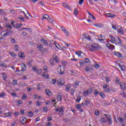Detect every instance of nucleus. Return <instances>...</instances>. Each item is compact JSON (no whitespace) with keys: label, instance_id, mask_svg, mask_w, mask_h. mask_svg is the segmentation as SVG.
Here are the masks:
<instances>
[{"label":"nucleus","instance_id":"nucleus-56","mask_svg":"<svg viewBox=\"0 0 126 126\" xmlns=\"http://www.w3.org/2000/svg\"><path fill=\"white\" fill-rule=\"evenodd\" d=\"M43 112H47L48 111V107H43Z\"/></svg>","mask_w":126,"mask_h":126},{"label":"nucleus","instance_id":"nucleus-25","mask_svg":"<svg viewBox=\"0 0 126 126\" xmlns=\"http://www.w3.org/2000/svg\"><path fill=\"white\" fill-rule=\"evenodd\" d=\"M100 123L101 124H104V123H107V120L104 118H100Z\"/></svg>","mask_w":126,"mask_h":126},{"label":"nucleus","instance_id":"nucleus-44","mask_svg":"<svg viewBox=\"0 0 126 126\" xmlns=\"http://www.w3.org/2000/svg\"><path fill=\"white\" fill-rule=\"evenodd\" d=\"M15 51H16V52H18V51H19V49H18V45H15Z\"/></svg>","mask_w":126,"mask_h":126},{"label":"nucleus","instance_id":"nucleus-20","mask_svg":"<svg viewBox=\"0 0 126 126\" xmlns=\"http://www.w3.org/2000/svg\"><path fill=\"white\" fill-rule=\"evenodd\" d=\"M22 25V24H16L15 26H14V28L16 29H18V28H20Z\"/></svg>","mask_w":126,"mask_h":126},{"label":"nucleus","instance_id":"nucleus-35","mask_svg":"<svg viewBox=\"0 0 126 126\" xmlns=\"http://www.w3.org/2000/svg\"><path fill=\"white\" fill-rule=\"evenodd\" d=\"M10 56H11L12 57H13L14 58H15V57H16V54H15V53H14V52H10L9 53Z\"/></svg>","mask_w":126,"mask_h":126},{"label":"nucleus","instance_id":"nucleus-31","mask_svg":"<svg viewBox=\"0 0 126 126\" xmlns=\"http://www.w3.org/2000/svg\"><path fill=\"white\" fill-rule=\"evenodd\" d=\"M41 96H38L37 95H34L33 97V99H38V100H40V99H41Z\"/></svg>","mask_w":126,"mask_h":126},{"label":"nucleus","instance_id":"nucleus-28","mask_svg":"<svg viewBox=\"0 0 126 126\" xmlns=\"http://www.w3.org/2000/svg\"><path fill=\"white\" fill-rule=\"evenodd\" d=\"M73 14L74 15H75V16H77V15L78 14V10L77 8H75Z\"/></svg>","mask_w":126,"mask_h":126},{"label":"nucleus","instance_id":"nucleus-48","mask_svg":"<svg viewBox=\"0 0 126 126\" xmlns=\"http://www.w3.org/2000/svg\"><path fill=\"white\" fill-rule=\"evenodd\" d=\"M89 62H90L89 59L86 58L85 59V63H89Z\"/></svg>","mask_w":126,"mask_h":126},{"label":"nucleus","instance_id":"nucleus-50","mask_svg":"<svg viewBox=\"0 0 126 126\" xmlns=\"http://www.w3.org/2000/svg\"><path fill=\"white\" fill-rule=\"evenodd\" d=\"M42 76H43V77H45V78H49V75L48 74H43Z\"/></svg>","mask_w":126,"mask_h":126},{"label":"nucleus","instance_id":"nucleus-38","mask_svg":"<svg viewBox=\"0 0 126 126\" xmlns=\"http://www.w3.org/2000/svg\"><path fill=\"white\" fill-rule=\"evenodd\" d=\"M10 41L13 44H15V43H16V41L15 40V39H14V38H11Z\"/></svg>","mask_w":126,"mask_h":126},{"label":"nucleus","instance_id":"nucleus-32","mask_svg":"<svg viewBox=\"0 0 126 126\" xmlns=\"http://www.w3.org/2000/svg\"><path fill=\"white\" fill-rule=\"evenodd\" d=\"M62 99H63L62 95H58V96H57L58 101H62Z\"/></svg>","mask_w":126,"mask_h":126},{"label":"nucleus","instance_id":"nucleus-40","mask_svg":"<svg viewBox=\"0 0 126 126\" xmlns=\"http://www.w3.org/2000/svg\"><path fill=\"white\" fill-rule=\"evenodd\" d=\"M63 106H62L60 107V108H59L60 113H63Z\"/></svg>","mask_w":126,"mask_h":126},{"label":"nucleus","instance_id":"nucleus-45","mask_svg":"<svg viewBox=\"0 0 126 126\" xmlns=\"http://www.w3.org/2000/svg\"><path fill=\"white\" fill-rule=\"evenodd\" d=\"M47 20H48V21L50 23H54V21H53V19H52V18H49V19H47Z\"/></svg>","mask_w":126,"mask_h":126},{"label":"nucleus","instance_id":"nucleus-37","mask_svg":"<svg viewBox=\"0 0 126 126\" xmlns=\"http://www.w3.org/2000/svg\"><path fill=\"white\" fill-rule=\"evenodd\" d=\"M12 82H13V83H12V85L14 86L17 84V80H13Z\"/></svg>","mask_w":126,"mask_h":126},{"label":"nucleus","instance_id":"nucleus-52","mask_svg":"<svg viewBox=\"0 0 126 126\" xmlns=\"http://www.w3.org/2000/svg\"><path fill=\"white\" fill-rule=\"evenodd\" d=\"M80 64L81 66H83L84 65V62H83V61H80Z\"/></svg>","mask_w":126,"mask_h":126},{"label":"nucleus","instance_id":"nucleus-6","mask_svg":"<svg viewBox=\"0 0 126 126\" xmlns=\"http://www.w3.org/2000/svg\"><path fill=\"white\" fill-rule=\"evenodd\" d=\"M76 108L79 111V112H81V113H83V109H81V108H82V106H81V104H77L76 106Z\"/></svg>","mask_w":126,"mask_h":126},{"label":"nucleus","instance_id":"nucleus-14","mask_svg":"<svg viewBox=\"0 0 126 126\" xmlns=\"http://www.w3.org/2000/svg\"><path fill=\"white\" fill-rule=\"evenodd\" d=\"M40 41H41L42 44H44L45 46H48V41L45 40L44 38H42Z\"/></svg>","mask_w":126,"mask_h":126},{"label":"nucleus","instance_id":"nucleus-5","mask_svg":"<svg viewBox=\"0 0 126 126\" xmlns=\"http://www.w3.org/2000/svg\"><path fill=\"white\" fill-rule=\"evenodd\" d=\"M20 122L22 125H25L27 123V118L25 117H21L20 118Z\"/></svg>","mask_w":126,"mask_h":126},{"label":"nucleus","instance_id":"nucleus-19","mask_svg":"<svg viewBox=\"0 0 126 126\" xmlns=\"http://www.w3.org/2000/svg\"><path fill=\"white\" fill-rule=\"evenodd\" d=\"M4 115L5 116V117L8 118L12 116V113H11V112L5 113Z\"/></svg>","mask_w":126,"mask_h":126},{"label":"nucleus","instance_id":"nucleus-2","mask_svg":"<svg viewBox=\"0 0 126 126\" xmlns=\"http://www.w3.org/2000/svg\"><path fill=\"white\" fill-rule=\"evenodd\" d=\"M104 117H106V118L108 122V125H109V126L112 125V124H113V120H112V116L110 115H108L106 114H104Z\"/></svg>","mask_w":126,"mask_h":126},{"label":"nucleus","instance_id":"nucleus-16","mask_svg":"<svg viewBox=\"0 0 126 126\" xmlns=\"http://www.w3.org/2000/svg\"><path fill=\"white\" fill-rule=\"evenodd\" d=\"M18 56L21 59H23V58H25V55L24 54V53H23V52L19 53Z\"/></svg>","mask_w":126,"mask_h":126},{"label":"nucleus","instance_id":"nucleus-23","mask_svg":"<svg viewBox=\"0 0 126 126\" xmlns=\"http://www.w3.org/2000/svg\"><path fill=\"white\" fill-rule=\"evenodd\" d=\"M94 26H96V27H98L99 28H102L103 27V25L102 24H94Z\"/></svg>","mask_w":126,"mask_h":126},{"label":"nucleus","instance_id":"nucleus-43","mask_svg":"<svg viewBox=\"0 0 126 126\" xmlns=\"http://www.w3.org/2000/svg\"><path fill=\"white\" fill-rule=\"evenodd\" d=\"M22 34L23 35V36H24L25 37H27V36L28 35V33H27V32H22Z\"/></svg>","mask_w":126,"mask_h":126},{"label":"nucleus","instance_id":"nucleus-30","mask_svg":"<svg viewBox=\"0 0 126 126\" xmlns=\"http://www.w3.org/2000/svg\"><path fill=\"white\" fill-rule=\"evenodd\" d=\"M90 102L89 100H85V103H84L83 102L82 103V105H83V106H84V105H85V106H87V105H89Z\"/></svg>","mask_w":126,"mask_h":126},{"label":"nucleus","instance_id":"nucleus-46","mask_svg":"<svg viewBox=\"0 0 126 126\" xmlns=\"http://www.w3.org/2000/svg\"><path fill=\"white\" fill-rule=\"evenodd\" d=\"M94 95H97V94H99V92H98V91H97V90H95L94 91Z\"/></svg>","mask_w":126,"mask_h":126},{"label":"nucleus","instance_id":"nucleus-9","mask_svg":"<svg viewBox=\"0 0 126 126\" xmlns=\"http://www.w3.org/2000/svg\"><path fill=\"white\" fill-rule=\"evenodd\" d=\"M12 33H13V32L12 31L8 32L3 34V36L7 37L8 36H10L11 35H12Z\"/></svg>","mask_w":126,"mask_h":126},{"label":"nucleus","instance_id":"nucleus-58","mask_svg":"<svg viewBox=\"0 0 126 126\" xmlns=\"http://www.w3.org/2000/svg\"><path fill=\"white\" fill-rule=\"evenodd\" d=\"M43 69H44V71L47 72V70H48V68L47 67V66H44Z\"/></svg>","mask_w":126,"mask_h":126},{"label":"nucleus","instance_id":"nucleus-17","mask_svg":"<svg viewBox=\"0 0 126 126\" xmlns=\"http://www.w3.org/2000/svg\"><path fill=\"white\" fill-rule=\"evenodd\" d=\"M21 67L22 68L21 71H25L26 70V65H25V64L23 63Z\"/></svg>","mask_w":126,"mask_h":126},{"label":"nucleus","instance_id":"nucleus-4","mask_svg":"<svg viewBox=\"0 0 126 126\" xmlns=\"http://www.w3.org/2000/svg\"><path fill=\"white\" fill-rule=\"evenodd\" d=\"M120 87L121 88V89H123V91L120 93V94L121 95H126V94H125V92H124V91L125 90V83H120Z\"/></svg>","mask_w":126,"mask_h":126},{"label":"nucleus","instance_id":"nucleus-53","mask_svg":"<svg viewBox=\"0 0 126 126\" xmlns=\"http://www.w3.org/2000/svg\"><path fill=\"white\" fill-rule=\"evenodd\" d=\"M95 116H99V111L98 110H95L94 112Z\"/></svg>","mask_w":126,"mask_h":126},{"label":"nucleus","instance_id":"nucleus-62","mask_svg":"<svg viewBox=\"0 0 126 126\" xmlns=\"http://www.w3.org/2000/svg\"><path fill=\"white\" fill-rule=\"evenodd\" d=\"M83 1H84V0H79V4H82Z\"/></svg>","mask_w":126,"mask_h":126},{"label":"nucleus","instance_id":"nucleus-29","mask_svg":"<svg viewBox=\"0 0 126 126\" xmlns=\"http://www.w3.org/2000/svg\"><path fill=\"white\" fill-rule=\"evenodd\" d=\"M37 48L39 49V51H42L43 49V46H42V44H39L37 45Z\"/></svg>","mask_w":126,"mask_h":126},{"label":"nucleus","instance_id":"nucleus-36","mask_svg":"<svg viewBox=\"0 0 126 126\" xmlns=\"http://www.w3.org/2000/svg\"><path fill=\"white\" fill-rule=\"evenodd\" d=\"M51 84H55L56 82H57V79H53L51 81Z\"/></svg>","mask_w":126,"mask_h":126},{"label":"nucleus","instance_id":"nucleus-11","mask_svg":"<svg viewBox=\"0 0 126 126\" xmlns=\"http://www.w3.org/2000/svg\"><path fill=\"white\" fill-rule=\"evenodd\" d=\"M52 59H53L55 63H59V59H58L57 55H53Z\"/></svg>","mask_w":126,"mask_h":126},{"label":"nucleus","instance_id":"nucleus-63","mask_svg":"<svg viewBox=\"0 0 126 126\" xmlns=\"http://www.w3.org/2000/svg\"><path fill=\"white\" fill-rule=\"evenodd\" d=\"M79 84V82L78 81H75L74 82V85H78Z\"/></svg>","mask_w":126,"mask_h":126},{"label":"nucleus","instance_id":"nucleus-57","mask_svg":"<svg viewBox=\"0 0 126 126\" xmlns=\"http://www.w3.org/2000/svg\"><path fill=\"white\" fill-rule=\"evenodd\" d=\"M70 92H71V95H73V94L74 93V90L73 89H71L70 90Z\"/></svg>","mask_w":126,"mask_h":126},{"label":"nucleus","instance_id":"nucleus-47","mask_svg":"<svg viewBox=\"0 0 126 126\" xmlns=\"http://www.w3.org/2000/svg\"><path fill=\"white\" fill-rule=\"evenodd\" d=\"M97 38H103V39H105V36H103V35H102V34H99L97 36Z\"/></svg>","mask_w":126,"mask_h":126},{"label":"nucleus","instance_id":"nucleus-1","mask_svg":"<svg viewBox=\"0 0 126 126\" xmlns=\"http://www.w3.org/2000/svg\"><path fill=\"white\" fill-rule=\"evenodd\" d=\"M99 49H100V46L99 44H97L96 43H92L91 47L89 48V50L91 52H94V51H96V50H98Z\"/></svg>","mask_w":126,"mask_h":126},{"label":"nucleus","instance_id":"nucleus-60","mask_svg":"<svg viewBox=\"0 0 126 126\" xmlns=\"http://www.w3.org/2000/svg\"><path fill=\"white\" fill-rule=\"evenodd\" d=\"M112 28L114 29V30H117V26L114 25H112Z\"/></svg>","mask_w":126,"mask_h":126},{"label":"nucleus","instance_id":"nucleus-24","mask_svg":"<svg viewBox=\"0 0 126 126\" xmlns=\"http://www.w3.org/2000/svg\"><path fill=\"white\" fill-rule=\"evenodd\" d=\"M63 6H64V7H65V8H67V9H69V5H68V4H66V3H63Z\"/></svg>","mask_w":126,"mask_h":126},{"label":"nucleus","instance_id":"nucleus-39","mask_svg":"<svg viewBox=\"0 0 126 126\" xmlns=\"http://www.w3.org/2000/svg\"><path fill=\"white\" fill-rule=\"evenodd\" d=\"M58 73L59 74H64V71H62V69H60V71H58Z\"/></svg>","mask_w":126,"mask_h":126},{"label":"nucleus","instance_id":"nucleus-61","mask_svg":"<svg viewBox=\"0 0 126 126\" xmlns=\"http://www.w3.org/2000/svg\"><path fill=\"white\" fill-rule=\"evenodd\" d=\"M120 79H119V78H116V83H119L120 82Z\"/></svg>","mask_w":126,"mask_h":126},{"label":"nucleus","instance_id":"nucleus-7","mask_svg":"<svg viewBox=\"0 0 126 126\" xmlns=\"http://www.w3.org/2000/svg\"><path fill=\"white\" fill-rule=\"evenodd\" d=\"M106 47L107 48H108V49H109V50H111V51H112V50H114V49H115V46L111 44V43H108L106 45Z\"/></svg>","mask_w":126,"mask_h":126},{"label":"nucleus","instance_id":"nucleus-64","mask_svg":"<svg viewBox=\"0 0 126 126\" xmlns=\"http://www.w3.org/2000/svg\"><path fill=\"white\" fill-rule=\"evenodd\" d=\"M17 103L19 105H21L22 104V101L19 100L17 101Z\"/></svg>","mask_w":126,"mask_h":126},{"label":"nucleus","instance_id":"nucleus-51","mask_svg":"<svg viewBox=\"0 0 126 126\" xmlns=\"http://www.w3.org/2000/svg\"><path fill=\"white\" fill-rule=\"evenodd\" d=\"M26 98H27V95H23L22 97V100H25Z\"/></svg>","mask_w":126,"mask_h":126},{"label":"nucleus","instance_id":"nucleus-15","mask_svg":"<svg viewBox=\"0 0 126 126\" xmlns=\"http://www.w3.org/2000/svg\"><path fill=\"white\" fill-rule=\"evenodd\" d=\"M117 41H116L115 45H120L122 44V40H121V38L120 37H117Z\"/></svg>","mask_w":126,"mask_h":126},{"label":"nucleus","instance_id":"nucleus-27","mask_svg":"<svg viewBox=\"0 0 126 126\" xmlns=\"http://www.w3.org/2000/svg\"><path fill=\"white\" fill-rule=\"evenodd\" d=\"M49 62H50V65H55V63L54 62V60L53 59H51L50 60H49Z\"/></svg>","mask_w":126,"mask_h":126},{"label":"nucleus","instance_id":"nucleus-12","mask_svg":"<svg viewBox=\"0 0 126 126\" xmlns=\"http://www.w3.org/2000/svg\"><path fill=\"white\" fill-rule=\"evenodd\" d=\"M58 84L60 86H62V85H63L64 84V81L63 80H61V79L58 80Z\"/></svg>","mask_w":126,"mask_h":126},{"label":"nucleus","instance_id":"nucleus-3","mask_svg":"<svg viewBox=\"0 0 126 126\" xmlns=\"http://www.w3.org/2000/svg\"><path fill=\"white\" fill-rule=\"evenodd\" d=\"M93 93V88H91L87 91H84V95H88V94H92Z\"/></svg>","mask_w":126,"mask_h":126},{"label":"nucleus","instance_id":"nucleus-42","mask_svg":"<svg viewBox=\"0 0 126 126\" xmlns=\"http://www.w3.org/2000/svg\"><path fill=\"white\" fill-rule=\"evenodd\" d=\"M81 51H77L75 52L76 55H77L78 57H80L81 55Z\"/></svg>","mask_w":126,"mask_h":126},{"label":"nucleus","instance_id":"nucleus-22","mask_svg":"<svg viewBox=\"0 0 126 126\" xmlns=\"http://www.w3.org/2000/svg\"><path fill=\"white\" fill-rule=\"evenodd\" d=\"M45 93H46V94H47V95H51V94H53L52 93V92L51 91H50L49 89H46L45 90Z\"/></svg>","mask_w":126,"mask_h":126},{"label":"nucleus","instance_id":"nucleus-49","mask_svg":"<svg viewBox=\"0 0 126 126\" xmlns=\"http://www.w3.org/2000/svg\"><path fill=\"white\" fill-rule=\"evenodd\" d=\"M28 28H22L20 30H19V31H22V30H27Z\"/></svg>","mask_w":126,"mask_h":126},{"label":"nucleus","instance_id":"nucleus-10","mask_svg":"<svg viewBox=\"0 0 126 126\" xmlns=\"http://www.w3.org/2000/svg\"><path fill=\"white\" fill-rule=\"evenodd\" d=\"M107 17H110L111 18H114L116 17V15L112 13L106 14Z\"/></svg>","mask_w":126,"mask_h":126},{"label":"nucleus","instance_id":"nucleus-41","mask_svg":"<svg viewBox=\"0 0 126 126\" xmlns=\"http://www.w3.org/2000/svg\"><path fill=\"white\" fill-rule=\"evenodd\" d=\"M64 32L65 34V35H66V36H69V32H68L67 31H66V30H64Z\"/></svg>","mask_w":126,"mask_h":126},{"label":"nucleus","instance_id":"nucleus-33","mask_svg":"<svg viewBox=\"0 0 126 126\" xmlns=\"http://www.w3.org/2000/svg\"><path fill=\"white\" fill-rule=\"evenodd\" d=\"M118 120L120 123H124V118L123 117H120Z\"/></svg>","mask_w":126,"mask_h":126},{"label":"nucleus","instance_id":"nucleus-34","mask_svg":"<svg viewBox=\"0 0 126 126\" xmlns=\"http://www.w3.org/2000/svg\"><path fill=\"white\" fill-rule=\"evenodd\" d=\"M6 27H7V28L10 30L12 29V27H11V25H10V24H6Z\"/></svg>","mask_w":126,"mask_h":126},{"label":"nucleus","instance_id":"nucleus-8","mask_svg":"<svg viewBox=\"0 0 126 126\" xmlns=\"http://www.w3.org/2000/svg\"><path fill=\"white\" fill-rule=\"evenodd\" d=\"M110 37L111 39V40H110V42H111V43L114 44L115 42H118V40H116V39L112 35H110Z\"/></svg>","mask_w":126,"mask_h":126},{"label":"nucleus","instance_id":"nucleus-26","mask_svg":"<svg viewBox=\"0 0 126 126\" xmlns=\"http://www.w3.org/2000/svg\"><path fill=\"white\" fill-rule=\"evenodd\" d=\"M0 66L1 67H5V68H7V65L5 63H0Z\"/></svg>","mask_w":126,"mask_h":126},{"label":"nucleus","instance_id":"nucleus-54","mask_svg":"<svg viewBox=\"0 0 126 126\" xmlns=\"http://www.w3.org/2000/svg\"><path fill=\"white\" fill-rule=\"evenodd\" d=\"M29 117H32L33 116V113L32 112L30 111L28 113Z\"/></svg>","mask_w":126,"mask_h":126},{"label":"nucleus","instance_id":"nucleus-18","mask_svg":"<svg viewBox=\"0 0 126 126\" xmlns=\"http://www.w3.org/2000/svg\"><path fill=\"white\" fill-rule=\"evenodd\" d=\"M118 32H119V33H120V34H122V35H124V30L123 29V27H121L120 29H119Z\"/></svg>","mask_w":126,"mask_h":126},{"label":"nucleus","instance_id":"nucleus-55","mask_svg":"<svg viewBox=\"0 0 126 126\" xmlns=\"http://www.w3.org/2000/svg\"><path fill=\"white\" fill-rule=\"evenodd\" d=\"M19 19H20L21 21H22L23 22H24V17H18Z\"/></svg>","mask_w":126,"mask_h":126},{"label":"nucleus","instance_id":"nucleus-13","mask_svg":"<svg viewBox=\"0 0 126 126\" xmlns=\"http://www.w3.org/2000/svg\"><path fill=\"white\" fill-rule=\"evenodd\" d=\"M114 54L115 56H116V57H118V58H123L122 54L120 53V52H114Z\"/></svg>","mask_w":126,"mask_h":126},{"label":"nucleus","instance_id":"nucleus-59","mask_svg":"<svg viewBox=\"0 0 126 126\" xmlns=\"http://www.w3.org/2000/svg\"><path fill=\"white\" fill-rule=\"evenodd\" d=\"M63 121L65 123H67V122H69V119H63Z\"/></svg>","mask_w":126,"mask_h":126},{"label":"nucleus","instance_id":"nucleus-21","mask_svg":"<svg viewBox=\"0 0 126 126\" xmlns=\"http://www.w3.org/2000/svg\"><path fill=\"white\" fill-rule=\"evenodd\" d=\"M76 102L79 103V102H80V100H81V96L80 95H76Z\"/></svg>","mask_w":126,"mask_h":126}]
</instances>
